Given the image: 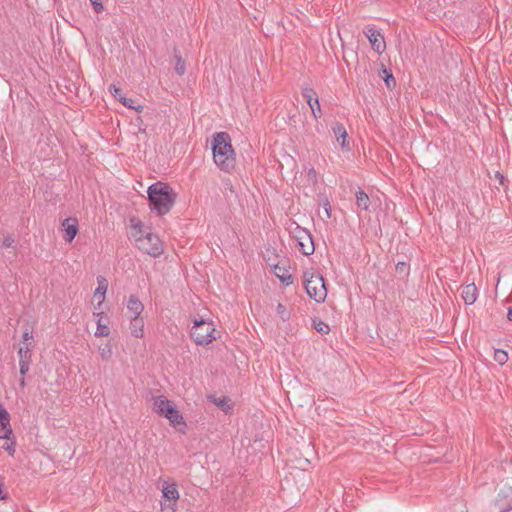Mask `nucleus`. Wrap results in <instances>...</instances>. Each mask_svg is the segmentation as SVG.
I'll use <instances>...</instances> for the list:
<instances>
[{
	"label": "nucleus",
	"mask_w": 512,
	"mask_h": 512,
	"mask_svg": "<svg viewBox=\"0 0 512 512\" xmlns=\"http://www.w3.org/2000/svg\"><path fill=\"white\" fill-rule=\"evenodd\" d=\"M212 155L216 166L224 172H231L235 167V152L231 138L226 132H217L212 140Z\"/></svg>",
	"instance_id": "obj_1"
},
{
	"label": "nucleus",
	"mask_w": 512,
	"mask_h": 512,
	"mask_svg": "<svg viewBox=\"0 0 512 512\" xmlns=\"http://www.w3.org/2000/svg\"><path fill=\"white\" fill-rule=\"evenodd\" d=\"M150 209L157 215H166L172 209L176 200V193L169 184L156 182L147 190Z\"/></svg>",
	"instance_id": "obj_2"
},
{
	"label": "nucleus",
	"mask_w": 512,
	"mask_h": 512,
	"mask_svg": "<svg viewBox=\"0 0 512 512\" xmlns=\"http://www.w3.org/2000/svg\"><path fill=\"white\" fill-rule=\"evenodd\" d=\"M304 288L308 296L317 303H323L327 297V289L323 276L315 271H306L303 275Z\"/></svg>",
	"instance_id": "obj_3"
},
{
	"label": "nucleus",
	"mask_w": 512,
	"mask_h": 512,
	"mask_svg": "<svg viewBox=\"0 0 512 512\" xmlns=\"http://www.w3.org/2000/svg\"><path fill=\"white\" fill-rule=\"evenodd\" d=\"M132 226L135 230H138L133 236L140 250L153 257H157L163 252L162 242L156 234L146 233L145 235L138 236L137 233L141 232L140 221L135 222L132 220Z\"/></svg>",
	"instance_id": "obj_4"
},
{
	"label": "nucleus",
	"mask_w": 512,
	"mask_h": 512,
	"mask_svg": "<svg viewBox=\"0 0 512 512\" xmlns=\"http://www.w3.org/2000/svg\"><path fill=\"white\" fill-rule=\"evenodd\" d=\"M291 238L296 242L299 252L305 256H310L315 251L313 237L309 230L293 222L288 227Z\"/></svg>",
	"instance_id": "obj_5"
},
{
	"label": "nucleus",
	"mask_w": 512,
	"mask_h": 512,
	"mask_svg": "<svg viewBox=\"0 0 512 512\" xmlns=\"http://www.w3.org/2000/svg\"><path fill=\"white\" fill-rule=\"evenodd\" d=\"M154 408L157 414L167 418L171 425L186 426V422L180 411L176 408L173 402L168 400L165 396H159L155 399Z\"/></svg>",
	"instance_id": "obj_6"
},
{
	"label": "nucleus",
	"mask_w": 512,
	"mask_h": 512,
	"mask_svg": "<svg viewBox=\"0 0 512 512\" xmlns=\"http://www.w3.org/2000/svg\"><path fill=\"white\" fill-rule=\"evenodd\" d=\"M161 494L160 511L176 512L178 500L180 497L176 482L163 480Z\"/></svg>",
	"instance_id": "obj_7"
},
{
	"label": "nucleus",
	"mask_w": 512,
	"mask_h": 512,
	"mask_svg": "<svg viewBox=\"0 0 512 512\" xmlns=\"http://www.w3.org/2000/svg\"><path fill=\"white\" fill-rule=\"evenodd\" d=\"M216 329L212 322L206 320H195L190 335L197 345H207L216 340Z\"/></svg>",
	"instance_id": "obj_8"
},
{
	"label": "nucleus",
	"mask_w": 512,
	"mask_h": 512,
	"mask_svg": "<svg viewBox=\"0 0 512 512\" xmlns=\"http://www.w3.org/2000/svg\"><path fill=\"white\" fill-rule=\"evenodd\" d=\"M302 95L311 109L313 117L318 120L322 116L321 106L315 91L311 87L302 89Z\"/></svg>",
	"instance_id": "obj_9"
},
{
	"label": "nucleus",
	"mask_w": 512,
	"mask_h": 512,
	"mask_svg": "<svg viewBox=\"0 0 512 512\" xmlns=\"http://www.w3.org/2000/svg\"><path fill=\"white\" fill-rule=\"evenodd\" d=\"M365 35L368 38L372 48L378 53L381 54L386 49V43L383 35L377 30L375 27H369L365 31Z\"/></svg>",
	"instance_id": "obj_10"
},
{
	"label": "nucleus",
	"mask_w": 512,
	"mask_h": 512,
	"mask_svg": "<svg viewBox=\"0 0 512 512\" xmlns=\"http://www.w3.org/2000/svg\"><path fill=\"white\" fill-rule=\"evenodd\" d=\"M64 231L63 238L67 243H71L79 231L78 220L76 218H66L62 221Z\"/></svg>",
	"instance_id": "obj_11"
},
{
	"label": "nucleus",
	"mask_w": 512,
	"mask_h": 512,
	"mask_svg": "<svg viewBox=\"0 0 512 512\" xmlns=\"http://www.w3.org/2000/svg\"><path fill=\"white\" fill-rule=\"evenodd\" d=\"M128 318L141 317L144 305L136 295H130L126 303Z\"/></svg>",
	"instance_id": "obj_12"
},
{
	"label": "nucleus",
	"mask_w": 512,
	"mask_h": 512,
	"mask_svg": "<svg viewBox=\"0 0 512 512\" xmlns=\"http://www.w3.org/2000/svg\"><path fill=\"white\" fill-rule=\"evenodd\" d=\"M332 130H333V133H334V135L336 137V141L339 143L341 149L344 150V151H349L350 150V145L346 141L347 131H346L344 125L341 124V123H336L332 127Z\"/></svg>",
	"instance_id": "obj_13"
},
{
	"label": "nucleus",
	"mask_w": 512,
	"mask_h": 512,
	"mask_svg": "<svg viewBox=\"0 0 512 512\" xmlns=\"http://www.w3.org/2000/svg\"><path fill=\"white\" fill-rule=\"evenodd\" d=\"M461 297L466 305H472L478 298V289L474 283L462 287Z\"/></svg>",
	"instance_id": "obj_14"
},
{
	"label": "nucleus",
	"mask_w": 512,
	"mask_h": 512,
	"mask_svg": "<svg viewBox=\"0 0 512 512\" xmlns=\"http://www.w3.org/2000/svg\"><path fill=\"white\" fill-rule=\"evenodd\" d=\"M130 333L135 338H143L144 336V319L142 317L129 318Z\"/></svg>",
	"instance_id": "obj_15"
},
{
	"label": "nucleus",
	"mask_w": 512,
	"mask_h": 512,
	"mask_svg": "<svg viewBox=\"0 0 512 512\" xmlns=\"http://www.w3.org/2000/svg\"><path fill=\"white\" fill-rule=\"evenodd\" d=\"M97 283H98V286L94 292V297L99 300L98 306H100L105 300V295H106V292L108 289V284H107V280L103 276L97 277Z\"/></svg>",
	"instance_id": "obj_16"
},
{
	"label": "nucleus",
	"mask_w": 512,
	"mask_h": 512,
	"mask_svg": "<svg viewBox=\"0 0 512 512\" xmlns=\"http://www.w3.org/2000/svg\"><path fill=\"white\" fill-rule=\"evenodd\" d=\"M34 346L32 343H25L18 349L19 362H31L32 361V350Z\"/></svg>",
	"instance_id": "obj_17"
},
{
	"label": "nucleus",
	"mask_w": 512,
	"mask_h": 512,
	"mask_svg": "<svg viewBox=\"0 0 512 512\" xmlns=\"http://www.w3.org/2000/svg\"><path fill=\"white\" fill-rule=\"evenodd\" d=\"M356 205L361 210L367 211L370 205L369 196L361 189H359L356 194Z\"/></svg>",
	"instance_id": "obj_18"
},
{
	"label": "nucleus",
	"mask_w": 512,
	"mask_h": 512,
	"mask_svg": "<svg viewBox=\"0 0 512 512\" xmlns=\"http://www.w3.org/2000/svg\"><path fill=\"white\" fill-rule=\"evenodd\" d=\"M274 272H275V275L277 276V278H279V280L285 284V285H290L292 284V275L290 274V272L288 270H286L285 268H281L279 266H275L274 268Z\"/></svg>",
	"instance_id": "obj_19"
},
{
	"label": "nucleus",
	"mask_w": 512,
	"mask_h": 512,
	"mask_svg": "<svg viewBox=\"0 0 512 512\" xmlns=\"http://www.w3.org/2000/svg\"><path fill=\"white\" fill-rule=\"evenodd\" d=\"M493 359L495 362L502 366L506 364L509 359L508 353L502 349H495Z\"/></svg>",
	"instance_id": "obj_20"
},
{
	"label": "nucleus",
	"mask_w": 512,
	"mask_h": 512,
	"mask_svg": "<svg viewBox=\"0 0 512 512\" xmlns=\"http://www.w3.org/2000/svg\"><path fill=\"white\" fill-rule=\"evenodd\" d=\"M313 327L318 333L322 335L328 334L330 331L329 325L320 319L313 320Z\"/></svg>",
	"instance_id": "obj_21"
},
{
	"label": "nucleus",
	"mask_w": 512,
	"mask_h": 512,
	"mask_svg": "<svg viewBox=\"0 0 512 512\" xmlns=\"http://www.w3.org/2000/svg\"><path fill=\"white\" fill-rule=\"evenodd\" d=\"M98 351L103 360H109L112 356V346L110 343L99 346Z\"/></svg>",
	"instance_id": "obj_22"
},
{
	"label": "nucleus",
	"mask_w": 512,
	"mask_h": 512,
	"mask_svg": "<svg viewBox=\"0 0 512 512\" xmlns=\"http://www.w3.org/2000/svg\"><path fill=\"white\" fill-rule=\"evenodd\" d=\"M109 334H110V328L105 324V325H98V327H96L94 336L95 337H107V336H109Z\"/></svg>",
	"instance_id": "obj_23"
},
{
	"label": "nucleus",
	"mask_w": 512,
	"mask_h": 512,
	"mask_svg": "<svg viewBox=\"0 0 512 512\" xmlns=\"http://www.w3.org/2000/svg\"><path fill=\"white\" fill-rule=\"evenodd\" d=\"M213 402L219 406L223 411L227 412L230 410V405L228 404V398L222 397V398H214Z\"/></svg>",
	"instance_id": "obj_24"
},
{
	"label": "nucleus",
	"mask_w": 512,
	"mask_h": 512,
	"mask_svg": "<svg viewBox=\"0 0 512 512\" xmlns=\"http://www.w3.org/2000/svg\"><path fill=\"white\" fill-rule=\"evenodd\" d=\"M176 60H177V62H176L175 70H176L177 74L183 75L186 71L185 62L182 59V57L179 55H176Z\"/></svg>",
	"instance_id": "obj_25"
},
{
	"label": "nucleus",
	"mask_w": 512,
	"mask_h": 512,
	"mask_svg": "<svg viewBox=\"0 0 512 512\" xmlns=\"http://www.w3.org/2000/svg\"><path fill=\"white\" fill-rule=\"evenodd\" d=\"M10 415L5 408L0 405V422L3 427L9 426Z\"/></svg>",
	"instance_id": "obj_26"
},
{
	"label": "nucleus",
	"mask_w": 512,
	"mask_h": 512,
	"mask_svg": "<svg viewBox=\"0 0 512 512\" xmlns=\"http://www.w3.org/2000/svg\"><path fill=\"white\" fill-rule=\"evenodd\" d=\"M277 314L283 320L286 321L289 319V313L286 310V307L282 303H278L277 305Z\"/></svg>",
	"instance_id": "obj_27"
},
{
	"label": "nucleus",
	"mask_w": 512,
	"mask_h": 512,
	"mask_svg": "<svg viewBox=\"0 0 512 512\" xmlns=\"http://www.w3.org/2000/svg\"><path fill=\"white\" fill-rule=\"evenodd\" d=\"M119 101L121 104H123L125 107L129 108V109H134V110H139L141 108V106H134L133 103H134V100L130 99V98H127V97H119Z\"/></svg>",
	"instance_id": "obj_28"
},
{
	"label": "nucleus",
	"mask_w": 512,
	"mask_h": 512,
	"mask_svg": "<svg viewBox=\"0 0 512 512\" xmlns=\"http://www.w3.org/2000/svg\"><path fill=\"white\" fill-rule=\"evenodd\" d=\"M3 449L6 450L10 456L13 457L16 452V442L14 440L6 442L3 446Z\"/></svg>",
	"instance_id": "obj_29"
},
{
	"label": "nucleus",
	"mask_w": 512,
	"mask_h": 512,
	"mask_svg": "<svg viewBox=\"0 0 512 512\" xmlns=\"http://www.w3.org/2000/svg\"><path fill=\"white\" fill-rule=\"evenodd\" d=\"M22 339H23V345L25 343H32L31 342L33 340V331H32V329L26 328L24 330V332H23Z\"/></svg>",
	"instance_id": "obj_30"
},
{
	"label": "nucleus",
	"mask_w": 512,
	"mask_h": 512,
	"mask_svg": "<svg viewBox=\"0 0 512 512\" xmlns=\"http://www.w3.org/2000/svg\"><path fill=\"white\" fill-rule=\"evenodd\" d=\"M30 363L31 362H25V361L19 362V372H20L21 376H25V374L29 371Z\"/></svg>",
	"instance_id": "obj_31"
},
{
	"label": "nucleus",
	"mask_w": 512,
	"mask_h": 512,
	"mask_svg": "<svg viewBox=\"0 0 512 512\" xmlns=\"http://www.w3.org/2000/svg\"><path fill=\"white\" fill-rule=\"evenodd\" d=\"M93 9L96 13H101L104 10V6L101 0H90Z\"/></svg>",
	"instance_id": "obj_32"
},
{
	"label": "nucleus",
	"mask_w": 512,
	"mask_h": 512,
	"mask_svg": "<svg viewBox=\"0 0 512 512\" xmlns=\"http://www.w3.org/2000/svg\"><path fill=\"white\" fill-rule=\"evenodd\" d=\"M322 206L324 208V211H325V214H326V217L327 218H331V205H330V202L329 200L326 198L323 203H322Z\"/></svg>",
	"instance_id": "obj_33"
},
{
	"label": "nucleus",
	"mask_w": 512,
	"mask_h": 512,
	"mask_svg": "<svg viewBox=\"0 0 512 512\" xmlns=\"http://www.w3.org/2000/svg\"><path fill=\"white\" fill-rule=\"evenodd\" d=\"M110 91L112 92L113 96L119 100V97H124L122 95L121 88L117 87L116 85L110 86Z\"/></svg>",
	"instance_id": "obj_34"
},
{
	"label": "nucleus",
	"mask_w": 512,
	"mask_h": 512,
	"mask_svg": "<svg viewBox=\"0 0 512 512\" xmlns=\"http://www.w3.org/2000/svg\"><path fill=\"white\" fill-rule=\"evenodd\" d=\"M384 81L388 88H392L396 85L395 79L392 74H387Z\"/></svg>",
	"instance_id": "obj_35"
},
{
	"label": "nucleus",
	"mask_w": 512,
	"mask_h": 512,
	"mask_svg": "<svg viewBox=\"0 0 512 512\" xmlns=\"http://www.w3.org/2000/svg\"><path fill=\"white\" fill-rule=\"evenodd\" d=\"M14 242H15L14 238L11 235H9L3 239L2 246L5 248H9V247L13 246Z\"/></svg>",
	"instance_id": "obj_36"
},
{
	"label": "nucleus",
	"mask_w": 512,
	"mask_h": 512,
	"mask_svg": "<svg viewBox=\"0 0 512 512\" xmlns=\"http://www.w3.org/2000/svg\"><path fill=\"white\" fill-rule=\"evenodd\" d=\"M4 487V477L0 476V500H6L8 498V494L3 490Z\"/></svg>",
	"instance_id": "obj_37"
},
{
	"label": "nucleus",
	"mask_w": 512,
	"mask_h": 512,
	"mask_svg": "<svg viewBox=\"0 0 512 512\" xmlns=\"http://www.w3.org/2000/svg\"><path fill=\"white\" fill-rule=\"evenodd\" d=\"M4 429H5V430H4L3 434H0V438H2V439H7V440H9V441H10V440H12V439L10 438V436H11V434H12V429H11L10 427H8V426L4 427Z\"/></svg>",
	"instance_id": "obj_38"
},
{
	"label": "nucleus",
	"mask_w": 512,
	"mask_h": 512,
	"mask_svg": "<svg viewBox=\"0 0 512 512\" xmlns=\"http://www.w3.org/2000/svg\"><path fill=\"white\" fill-rule=\"evenodd\" d=\"M498 508L499 512H509L510 510H512V502L506 505H499Z\"/></svg>",
	"instance_id": "obj_39"
},
{
	"label": "nucleus",
	"mask_w": 512,
	"mask_h": 512,
	"mask_svg": "<svg viewBox=\"0 0 512 512\" xmlns=\"http://www.w3.org/2000/svg\"><path fill=\"white\" fill-rule=\"evenodd\" d=\"M93 316L95 318V320L97 321V319H103V312L102 311H94L93 312Z\"/></svg>",
	"instance_id": "obj_40"
},
{
	"label": "nucleus",
	"mask_w": 512,
	"mask_h": 512,
	"mask_svg": "<svg viewBox=\"0 0 512 512\" xmlns=\"http://www.w3.org/2000/svg\"><path fill=\"white\" fill-rule=\"evenodd\" d=\"M19 385H20V387H21V388H24V387H25L26 382H25V378H24V376H22V377L20 378V380H19Z\"/></svg>",
	"instance_id": "obj_41"
},
{
	"label": "nucleus",
	"mask_w": 512,
	"mask_h": 512,
	"mask_svg": "<svg viewBox=\"0 0 512 512\" xmlns=\"http://www.w3.org/2000/svg\"><path fill=\"white\" fill-rule=\"evenodd\" d=\"M507 318H508V320L512 321V308H509L508 313H507Z\"/></svg>",
	"instance_id": "obj_42"
},
{
	"label": "nucleus",
	"mask_w": 512,
	"mask_h": 512,
	"mask_svg": "<svg viewBox=\"0 0 512 512\" xmlns=\"http://www.w3.org/2000/svg\"><path fill=\"white\" fill-rule=\"evenodd\" d=\"M404 266H405V263L399 262L396 267H397V269L402 270Z\"/></svg>",
	"instance_id": "obj_43"
},
{
	"label": "nucleus",
	"mask_w": 512,
	"mask_h": 512,
	"mask_svg": "<svg viewBox=\"0 0 512 512\" xmlns=\"http://www.w3.org/2000/svg\"><path fill=\"white\" fill-rule=\"evenodd\" d=\"M96 325H105L104 323H102V320L101 319H97L96 321Z\"/></svg>",
	"instance_id": "obj_44"
}]
</instances>
